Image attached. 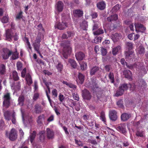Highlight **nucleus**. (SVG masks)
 Instances as JSON below:
<instances>
[{"label":"nucleus","instance_id":"nucleus-44","mask_svg":"<svg viewBox=\"0 0 148 148\" xmlns=\"http://www.w3.org/2000/svg\"><path fill=\"white\" fill-rule=\"evenodd\" d=\"M100 117L101 120L104 123H105L106 122V120L105 118V114L103 111H102L101 112Z\"/></svg>","mask_w":148,"mask_h":148},{"label":"nucleus","instance_id":"nucleus-9","mask_svg":"<svg viewBox=\"0 0 148 148\" xmlns=\"http://www.w3.org/2000/svg\"><path fill=\"white\" fill-rule=\"evenodd\" d=\"M82 96L84 99L88 100H90L92 97L89 91L86 89L83 90Z\"/></svg>","mask_w":148,"mask_h":148},{"label":"nucleus","instance_id":"nucleus-5","mask_svg":"<svg viewBox=\"0 0 148 148\" xmlns=\"http://www.w3.org/2000/svg\"><path fill=\"white\" fill-rule=\"evenodd\" d=\"M3 53L2 54V56L4 60L8 59L12 53V51L11 50H10L6 48H3Z\"/></svg>","mask_w":148,"mask_h":148},{"label":"nucleus","instance_id":"nucleus-15","mask_svg":"<svg viewBox=\"0 0 148 148\" xmlns=\"http://www.w3.org/2000/svg\"><path fill=\"white\" fill-rule=\"evenodd\" d=\"M43 108L41 105L39 104H37L34 106V112L36 114H40L43 112Z\"/></svg>","mask_w":148,"mask_h":148},{"label":"nucleus","instance_id":"nucleus-16","mask_svg":"<svg viewBox=\"0 0 148 148\" xmlns=\"http://www.w3.org/2000/svg\"><path fill=\"white\" fill-rule=\"evenodd\" d=\"M131 116L130 114L127 113H123L121 115V120L123 121H126L131 117Z\"/></svg>","mask_w":148,"mask_h":148},{"label":"nucleus","instance_id":"nucleus-62","mask_svg":"<svg viewBox=\"0 0 148 148\" xmlns=\"http://www.w3.org/2000/svg\"><path fill=\"white\" fill-rule=\"evenodd\" d=\"M39 94L38 93H36L34 94L33 99L35 101H36L39 97Z\"/></svg>","mask_w":148,"mask_h":148},{"label":"nucleus","instance_id":"nucleus-56","mask_svg":"<svg viewBox=\"0 0 148 148\" xmlns=\"http://www.w3.org/2000/svg\"><path fill=\"white\" fill-rule=\"evenodd\" d=\"M117 105L120 107H122L123 106V101L121 100L118 101L117 102Z\"/></svg>","mask_w":148,"mask_h":148},{"label":"nucleus","instance_id":"nucleus-23","mask_svg":"<svg viewBox=\"0 0 148 148\" xmlns=\"http://www.w3.org/2000/svg\"><path fill=\"white\" fill-rule=\"evenodd\" d=\"M119 36H120V34L116 33L112 34L111 36L110 37L113 42H115L118 40Z\"/></svg>","mask_w":148,"mask_h":148},{"label":"nucleus","instance_id":"nucleus-36","mask_svg":"<svg viewBox=\"0 0 148 148\" xmlns=\"http://www.w3.org/2000/svg\"><path fill=\"white\" fill-rule=\"evenodd\" d=\"M126 47L128 49V51H130L133 48V43L131 42H127L125 43Z\"/></svg>","mask_w":148,"mask_h":148},{"label":"nucleus","instance_id":"nucleus-47","mask_svg":"<svg viewBox=\"0 0 148 148\" xmlns=\"http://www.w3.org/2000/svg\"><path fill=\"white\" fill-rule=\"evenodd\" d=\"M8 16H4L1 19V21L3 23H6L8 21Z\"/></svg>","mask_w":148,"mask_h":148},{"label":"nucleus","instance_id":"nucleus-32","mask_svg":"<svg viewBox=\"0 0 148 148\" xmlns=\"http://www.w3.org/2000/svg\"><path fill=\"white\" fill-rule=\"evenodd\" d=\"M4 116L5 119L8 120L9 121L10 119V111L7 110L4 112Z\"/></svg>","mask_w":148,"mask_h":148},{"label":"nucleus","instance_id":"nucleus-33","mask_svg":"<svg viewBox=\"0 0 148 148\" xmlns=\"http://www.w3.org/2000/svg\"><path fill=\"white\" fill-rule=\"evenodd\" d=\"M6 71L5 66L3 64L0 65V75H3Z\"/></svg>","mask_w":148,"mask_h":148},{"label":"nucleus","instance_id":"nucleus-50","mask_svg":"<svg viewBox=\"0 0 148 148\" xmlns=\"http://www.w3.org/2000/svg\"><path fill=\"white\" fill-rule=\"evenodd\" d=\"M12 121L13 124H15L16 121L15 117V112H14L12 115Z\"/></svg>","mask_w":148,"mask_h":148},{"label":"nucleus","instance_id":"nucleus-52","mask_svg":"<svg viewBox=\"0 0 148 148\" xmlns=\"http://www.w3.org/2000/svg\"><path fill=\"white\" fill-rule=\"evenodd\" d=\"M101 54L103 56H105L107 53V49L103 47H101Z\"/></svg>","mask_w":148,"mask_h":148},{"label":"nucleus","instance_id":"nucleus-2","mask_svg":"<svg viewBox=\"0 0 148 148\" xmlns=\"http://www.w3.org/2000/svg\"><path fill=\"white\" fill-rule=\"evenodd\" d=\"M130 88V90H133L135 89L134 85L130 84H121L116 91L115 95L116 97L122 95L124 93L125 90H127Z\"/></svg>","mask_w":148,"mask_h":148},{"label":"nucleus","instance_id":"nucleus-35","mask_svg":"<svg viewBox=\"0 0 148 148\" xmlns=\"http://www.w3.org/2000/svg\"><path fill=\"white\" fill-rule=\"evenodd\" d=\"M96 95L98 100L100 101H103L105 99V96L101 94L100 92H98Z\"/></svg>","mask_w":148,"mask_h":148},{"label":"nucleus","instance_id":"nucleus-11","mask_svg":"<svg viewBox=\"0 0 148 148\" xmlns=\"http://www.w3.org/2000/svg\"><path fill=\"white\" fill-rule=\"evenodd\" d=\"M126 58L129 60L134 59L135 57V55L133 51H128L125 52Z\"/></svg>","mask_w":148,"mask_h":148},{"label":"nucleus","instance_id":"nucleus-63","mask_svg":"<svg viewBox=\"0 0 148 148\" xmlns=\"http://www.w3.org/2000/svg\"><path fill=\"white\" fill-rule=\"evenodd\" d=\"M18 34L16 32L15 33L14 35L13 34V37L14 38V41L17 40L18 39Z\"/></svg>","mask_w":148,"mask_h":148},{"label":"nucleus","instance_id":"nucleus-37","mask_svg":"<svg viewBox=\"0 0 148 148\" xmlns=\"http://www.w3.org/2000/svg\"><path fill=\"white\" fill-rule=\"evenodd\" d=\"M145 48L142 45L140 46L138 49V52L140 54H143L145 53Z\"/></svg>","mask_w":148,"mask_h":148},{"label":"nucleus","instance_id":"nucleus-53","mask_svg":"<svg viewBox=\"0 0 148 148\" xmlns=\"http://www.w3.org/2000/svg\"><path fill=\"white\" fill-rule=\"evenodd\" d=\"M52 95L54 97H57L58 92L56 89H53L52 91Z\"/></svg>","mask_w":148,"mask_h":148},{"label":"nucleus","instance_id":"nucleus-51","mask_svg":"<svg viewBox=\"0 0 148 148\" xmlns=\"http://www.w3.org/2000/svg\"><path fill=\"white\" fill-rule=\"evenodd\" d=\"M23 12L22 11H20L18 14L16 15V19L17 20H19L22 18L23 17Z\"/></svg>","mask_w":148,"mask_h":148},{"label":"nucleus","instance_id":"nucleus-4","mask_svg":"<svg viewBox=\"0 0 148 148\" xmlns=\"http://www.w3.org/2000/svg\"><path fill=\"white\" fill-rule=\"evenodd\" d=\"M4 100L3 102V106L6 108H9L10 105V97L9 93H7L4 96Z\"/></svg>","mask_w":148,"mask_h":148},{"label":"nucleus","instance_id":"nucleus-26","mask_svg":"<svg viewBox=\"0 0 148 148\" xmlns=\"http://www.w3.org/2000/svg\"><path fill=\"white\" fill-rule=\"evenodd\" d=\"M25 79L27 85L30 86L32 84L33 82L32 77L29 73H28L26 74L25 76Z\"/></svg>","mask_w":148,"mask_h":148},{"label":"nucleus","instance_id":"nucleus-3","mask_svg":"<svg viewBox=\"0 0 148 148\" xmlns=\"http://www.w3.org/2000/svg\"><path fill=\"white\" fill-rule=\"evenodd\" d=\"M6 136L9 138L10 140L12 141L15 140L17 138V134L14 128H12L10 132H8L6 131L5 133Z\"/></svg>","mask_w":148,"mask_h":148},{"label":"nucleus","instance_id":"nucleus-40","mask_svg":"<svg viewBox=\"0 0 148 148\" xmlns=\"http://www.w3.org/2000/svg\"><path fill=\"white\" fill-rule=\"evenodd\" d=\"M34 49L37 52H39V48L40 46V44L37 43H34L33 44Z\"/></svg>","mask_w":148,"mask_h":148},{"label":"nucleus","instance_id":"nucleus-59","mask_svg":"<svg viewBox=\"0 0 148 148\" xmlns=\"http://www.w3.org/2000/svg\"><path fill=\"white\" fill-rule=\"evenodd\" d=\"M67 34H68V36L69 38L72 37L74 36L75 34L73 32H70V31H68L67 32Z\"/></svg>","mask_w":148,"mask_h":148},{"label":"nucleus","instance_id":"nucleus-21","mask_svg":"<svg viewBox=\"0 0 148 148\" xmlns=\"http://www.w3.org/2000/svg\"><path fill=\"white\" fill-rule=\"evenodd\" d=\"M97 6L98 9L100 10H104L106 8V3L104 1H102L97 4Z\"/></svg>","mask_w":148,"mask_h":148},{"label":"nucleus","instance_id":"nucleus-25","mask_svg":"<svg viewBox=\"0 0 148 148\" xmlns=\"http://www.w3.org/2000/svg\"><path fill=\"white\" fill-rule=\"evenodd\" d=\"M118 18V16L116 14H114L108 17L107 20L108 22H111L116 20Z\"/></svg>","mask_w":148,"mask_h":148},{"label":"nucleus","instance_id":"nucleus-55","mask_svg":"<svg viewBox=\"0 0 148 148\" xmlns=\"http://www.w3.org/2000/svg\"><path fill=\"white\" fill-rule=\"evenodd\" d=\"M99 24V23L98 22L95 23L93 27V30H96L99 27L98 25Z\"/></svg>","mask_w":148,"mask_h":148},{"label":"nucleus","instance_id":"nucleus-49","mask_svg":"<svg viewBox=\"0 0 148 148\" xmlns=\"http://www.w3.org/2000/svg\"><path fill=\"white\" fill-rule=\"evenodd\" d=\"M121 7V5L119 4H116L112 8V10L114 12H116L119 10Z\"/></svg>","mask_w":148,"mask_h":148},{"label":"nucleus","instance_id":"nucleus-43","mask_svg":"<svg viewBox=\"0 0 148 148\" xmlns=\"http://www.w3.org/2000/svg\"><path fill=\"white\" fill-rule=\"evenodd\" d=\"M104 33L103 29L101 28H99L95 31L93 32L95 35H99L103 34Z\"/></svg>","mask_w":148,"mask_h":148},{"label":"nucleus","instance_id":"nucleus-8","mask_svg":"<svg viewBox=\"0 0 148 148\" xmlns=\"http://www.w3.org/2000/svg\"><path fill=\"white\" fill-rule=\"evenodd\" d=\"M56 28L62 30L68 27V24L66 22H62V23H57L55 26Z\"/></svg>","mask_w":148,"mask_h":148},{"label":"nucleus","instance_id":"nucleus-19","mask_svg":"<svg viewBox=\"0 0 148 148\" xmlns=\"http://www.w3.org/2000/svg\"><path fill=\"white\" fill-rule=\"evenodd\" d=\"M75 56L77 60H81L84 58L85 55L83 53L80 51L76 53Z\"/></svg>","mask_w":148,"mask_h":148},{"label":"nucleus","instance_id":"nucleus-7","mask_svg":"<svg viewBox=\"0 0 148 148\" xmlns=\"http://www.w3.org/2000/svg\"><path fill=\"white\" fill-rule=\"evenodd\" d=\"M135 26L136 31L137 33L138 32H143L146 29L145 27H144L143 25L140 23H135Z\"/></svg>","mask_w":148,"mask_h":148},{"label":"nucleus","instance_id":"nucleus-17","mask_svg":"<svg viewBox=\"0 0 148 148\" xmlns=\"http://www.w3.org/2000/svg\"><path fill=\"white\" fill-rule=\"evenodd\" d=\"M45 119V114H43L39 115L38 117L36 120L37 123L39 125H41L43 124V122Z\"/></svg>","mask_w":148,"mask_h":148},{"label":"nucleus","instance_id":"nucleus-28","mask_svg":"<svg viewBox=\"0 0 148 148\" xmlns=\"http://www.w3.org/2000/svg\"><path fill=\"white\" fill-rule=\"evenodd\" d=\"M56 67L58 72L62 73L63 70V65L62 63L60 62H58L56 65Z\"/></svg>","mask_w":148,"mask_h":148},{"label":"nucleus","instance_id":"nucleus-57","mask_svg":"<svg viewBox=\"0 0 148 148\" xmlns=\"http://www.w3.org/2000/svg\"><path fill=\"white\" fill-rule=\"evenodd\" d=\"M136 135L138 136L142 137L143 136V132L139 131H138L136 133Z\"/></svg>","mask_w":148,"mask_h":148},{"label":"nucleus","instance_id":"nucleus-58","mask_svg":"<svg viewBox=\"0 0 148 148\" xmlns=\"http://www.w3.org/2000/svg\"><path fill=\"white\" fill-rule=\"evenodd\" d=\"M41 41V37L40 36H37L36 37L35 43H37L40 44Z\"/></svg>","mask_w":148,"mask_h":148},{"label":"nucleus","instance_id":"nucleus-54","mask_svg":"<svg viewBox=\"0 0 148 148\" xmlns=\"http://www.w3.org/2000/svg\"><path fill=\"white\" fill-rule=\"evenodd\" d=\"M26 72V68H25L21 72V76L22 77L24 78L25 77Z\"/></svg>","mask_w":148,"mask_h":148},{"label":"nucleus","instance_id":"nucleus-41","mask_svg":"<svg viewBox=\"0 0 148 148\" xmlns=\"http://www.w3.org/2000/svg\"><path fill=\"white\" fill-rule=\"evenodd\" d=\"M13 79L14 81H16L19 79L18 73L16 71H14L12 72Z\"/></svg>","mask_w":148,"mask_h":148},{"label":"nucleus","instance_id":"nucleus-34","mask_svg":"<svg viewBox=\"0 0 148 148\" xmlns=\"http://www.w3.org/2000/svg\"><path fill=\"white\" fill-rule=\"evenodd\" d=\"M68 62L72 67L74 69L76 68L77 64L75 60L72 59H69Z\"/></svg>","mask_w":148,"mask_h":148},{"label":"nucleus","instance_id":"nucleus-60","mask_svg":"<svg viewBox=\"0 0 148 148\" xmlns=\"http://www.w3.org/2000/svg\"><path fill=\"white\" fill-rule=\"evenodd\" d=\"M73 99L77 101H79V96L78 95L75 94V93H74L73 94Z\"/></svg>","mask_w":148,"mask_h":148},{"label":"nucleus","instance_id":"nucleus-27","mask_svg":"<svg viewBox=\"0 0 148 148\" xmlns=\"http://www.w3.org/2000/svg\"><path fill=\"white\" fill-rule=\"evenodd\" d=\"M12 56L11 57V59L12 60H16L19 58V53L17 52L16 49L15 51L14 52H12Z\"/></svg>","mask_w":148,"mask_h":148},{"label":"nucleus","instance_id":"nucleus-13","mask_svg":"<svg viewBox=\"0 0 148 148\" xmlns=\"http://www.w3.org/2000/svg\"><path fill=\"white\" fill-rule=\"evenodd\" d=\"M116 112L114 110H112L110 111L109 117L110 119L113 121H115L117 119Z\"/></svg>","mask_w":148,"mask_h":148},{"label":"nucleus","instance_id":"nucleus-31","mask_svg":"<svg viewBox=\"0 0 148 148\" xmlns=\"http://www.w3.org/2000/svg\"><path fill=\"white\" fill-rule=\"evenodd\" d=\"M99 70L98 66H95L92 67L90 71V74L91 75H95V73Z\"/></svg>","mask_w":148,"mask_h":148},{"label":"nucleus","instance_id":"nucleus-61","mask_svg":"<svg viewBox=\"0 0 148 148\" xmlns=\"http://www.w3.org/2000/svg\"><path fill=\"white\" fill-rule=\"evenodd\" d=\"M111 68V65H106L105 66L104 68L106 72H109Z\"/></svg>","mask_w":148,"mask_h":148},{"label":"nucleus","instance_id":"nucleus-14","mask_svg":"<svg viewBox=\"0 0 148 148\" xmlns=\"http://www.w3.org/2000/svg\"><path fill=\"white\" fill-rule=\"evenodd\" d=\"M64 5L63 3L60 1H58L56 5V8L58 12H61L63 9Z\"/></svg>","mask_w":148,"mask_h":148},{"label":"nucleus","instance_id":"nucleus-10","mask_svg":"<svg viewBox=\"0 0 148 148\" xmlns=\"http://www.w3.org/2000/svg\"><path fill=\"white\" fill-rule=\"evenodd\" d=\"M46 134L48 139H53L54 136V133L52 130L47 128L46 130Z\"/></svg>","mask_w":148,"mask_h":148},{"label":"nucleus","instance_id":"nucleus-18","mask_svg":"<svg viewBox=\"0 0 148 148\" xmlns=\"http://www.w3.org/2000/svg\"><path fill=\"white\" fill-rule=\"evenodd\" d=\"M14 34L13 31L11 29H8L6 32V38L7 39H12Z\"/></svg>","mask_w":148,"mask_h":148},{"label":"nucleus","instance_id":"nucleus-6","mask_svg":"<svg viewBox=\"0 0 148 148\" xmlns=\"http://www.w3.org/2000/svg\"><path fill=\"white\" fill-rule=\"evenodd\" d=\"M126 126V124L125 123H122L119 124L117 126L116 130L121 133L125 134L127 132Z\"/></svg>","mask_w":148,"mask_h":148},{"label":"nucleus","instance_id":"nucleus-22","mask_svg":"<svg viewBox=\"0 0 148 148\" xmlns=\"http://www.w3.org/2000/svg\"><path fill=\"white\" fill-rule=\"evenodd\" d=\"M90 87L91 88L94 90L96 89L99 88L98 85L95 80H92L91 83L90 84Z\"/></svg>","mask_w":148,"mask_h":148},{"label":"nucleus","instance_id":"nucleus-12","mask_svg":"<svg viewBox=\"0 0 148 148\" xmlns=\"http://www.w3.org/2000/svg\"><path fill=\"white\" fill-rule=\"evenodd\" d=\"M83 11L79 9L75 10L73 11V15L76 18L82 17L83 15Z\"/></svg>","mask_w":148,"mask_h":148},{"label":"nucleus","instance_id":"nucleus-64","mask_svg":"<svg viewBox=\"0 0 148 148\" xmlns=\"http://www.w3.org/2000/svg\"><path fill=\"white\" fill-rule=\"evenodd\" d=\"M54 119V116L53 115H51L47 119V121L50 122L53 121Z\"/></svg>","mask_w":148,"mask_h":148},{"label":"nucleus","instance_id":"nucleus-42","mask_svg":"<svg viewBox=\"0 0 148 148\" xmlns=\"http://www.w3.org/2000/svg\"><path fill=\"white\" fill-rule=\"evenodd\" d=\"M108 77L110 79V82L112 83H114V77L113 73L112 72H110L108 74Z\"/></svg>","mask_w":148,"mask_h":148},{"label":"nucleus","instance_id":"nucleus-48","mask_svg":"<svg viewBox=\"0 0 148 148\" xmlns=\"http://www.w3.org/2000/svg\"><path fill=\"white\" fill-rule=\"evenodd\" d=\"M16 66L17 70H21L22 67V64L20 62H17L16 64Z\"/></svg>","mask_w":148,"mask_h":148},{"label":"nucleus","instance_id":"nucleus-29","mask_svg":"<svg viewBox=\"0 0 148 148\" xmlns=\"http://www.w3.org/2000/svg\"><path fill=\"white\" fill-rule=\"evenodd\" d=\"M85 76L81 73H79L78 75V78L79 83L82 84L84 80Z\"/></svg>","mask_w":148,"mask_h":148},{"label":"nucleus","instance_id":"nucleus-1","mask_svg":"<svg viewBox=\"0 0 148 148\" xmlns=\"http://www.w3.org/2000/svg\"><path fill=\"white\" fill-rule=\"evenodd\" d=\"M70 45V42L69 41H64L61 44V46L63 47L62 55L66 59L68 58V55L70 54L71 51V48Z\"/></svg>","mask_w":148,"mask_h":148},{"label":"nucleus","instance_id":"nucleus-39","mask_svg":"<svg viewBox=\"0 0 148 148\" xmlns=\"http://www.w3.org/2000/svg\"><path fill=\"white\" fill-rule=\"evenodd\" d=\"M79 64L81 70H84L86 69L87 66L86 63L84 62H81L79 63Z\"/></svg>","mask_w":148,"mask_h":148},{"label":"nucleus","instance_id":"nucleus-38","mask_svg":"<svg viewBox=\"0 0 148 148\" xmlns=\"http://www.w3.org/2000/svg\"><path fill=\"white\" fill-rule=\"evenodd\" d=\"M36 136V131H34L33 132L30 134L29 136L30 140L31 143H32L34 140Z\"/></svg>","mask_w":148,"mask_h":148},{"label":"nucleus","instance_id":"nucleus-24","mask_svg":"<svg viewBox=\"0 0 148 148\" xmlns=\"http://www.w3.org/2000/svg\"><path fill=\"white\" fill-rule=\"evenodd\" d=\"M121 50V47L118 45L112 49V53L113 55H116L119 53Z\"/></svg>","mask_w":148,"mask_h":148},{"label":"nucleus","instance_id":"nucleus-45","mask_svg":"<svg viewBox=\"0 0 148 148\" xmlns=\"http://www.w3.org/2000/svg\"><path fill=\"white\" fill-rule=\"evenodd\" d=\"M120 62L121 64L123 65H125V63L126 66L129 69H131L132 68V67L131 66H128L127 65V63L125 61V60L124 58H123L121 59Z\"/></svg>","mask_w":148,"mask_h":148},{"label":"nucleus","instance_id":"nucleus-20","mask_svg":"<svg viewBox=\"0 0 148 148\" xmlns=\"http://www.w3.org/2000/svg\"><path fill=\"white\" fill-rule=\"evenodd\" d=\"M123 74L125 77L128 79H130L132 77V73L130 71L128 70H124L123 71Z\"/></svg>","mask_w":148,"mask_h":148},{"label":"nucleus","instance_id":"nucleus-30","mask_svg":"<svg viewBox=\"0 0 148 148\" xmlns=\"http://www.w3.org/2000/svg\"><path fill=\"white\" fill-rule=\"evenodd\" d=\"M25 100L24 96L23 95H21L18 98V101L19 105L22 106L24 105Z\"/></svg>","mask_w":148,"mask_h":148},{"label":"nucleus","instance_id":"nucleus-46","mask_svg":"<svg viewBox=\"0 0 148 148\" xmlns=\"http://www.w3.org/2000/svg\"><path fill=\"white\" fill-rule=\"evenodd\" d=\"M102 38L100 36H97L96 37L93 41H92V42L95 43H98L100 42L101 41Z\"/></svg>","mask_w":148,"mask_h":148}]
</instances>
